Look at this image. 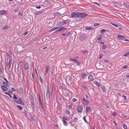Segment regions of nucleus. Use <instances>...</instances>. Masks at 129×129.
<instances>
[{"label":"nucleus","instance_id":"nucleus-1","mask_svg":"<svg viewBox=\"0 0 129 129\" xmlns=\"http://www.w3.org/2000/svg\"><path fill=\"white\" fill-rule=\"evenodd\" d=\"M63 21H62L58 22L57 24V26H61L64 25V24H66L68 22L67 20H62Z\"/></svg>","mask_w":129,"mask_h":129},{"label":"nucleus","instance_id":"nucleus-2","mask_svg":"<svg viewBox=\"0 0 129 129\" xmlns=\"http://www.w3.org/2000/svg\"><path fill=\"white\" fill-rule=\"evenodd\" d=\"M78 17L81 18H83L87 16V15L85 13H81L80 12H78Z\"/></svg>","mask_w":129,"mask_h":129},{"label":"nucleus","instance_id":"nucleus-3","mask_svg":"<svg viewBox=\"0 0 129 129\" xmlns=\"http://www.w3.org/2000/svg\"><path fill=\"white\" fill-rule=\"evenodd\" d=\"M78 12H73L72 13L71 16L72 17H78Z\"/></svg>","mask_w":129,"mask_h":129},{"label":"nucleus","instance_id":"nucleus-4","mask_svg":"<svg viewBox=\"0 0 129 129\" xmlns=\"http://www.w3.org/2000/svg\"><path fill=\"white\" fill-rule=\"evenodd\" d=\"M50 97V90L49 89L47 88L46 97L47 100H49Z\"/></svg>","mask_w":129,"mask_h":129},{"label":"nucleus","instance_id":"nucleus-5","mask_svg":"<svg viewBox=\"0 0 129 129\" xmlns=\"http://www.w3.org/2000/svg\"><path fill=\"white\" fill-rule=\"evenodd\" d=\"M83 105H80L77 108V111L78 112H81L83 109Z\"/></svg>","mask_w":129,"mask_h":129},{"label":"nucleus","instance_id":"nucleus-6","mask_svg":"<svg viewBox=\"0 0 129 129\" xmlns=\"http://www.w3.org/2000/svg\"><path fill=\"white\" fill-rule=\"evenodd\" d=\"M88 101L87 100H86L84 97H83L82 101L83 104L85 105H87L88 104Z\"/></svg>","mask_w":129,"mask_h":129},{"label":"nucleus","instance_id":"nucleus-7","mask_svg":"<svg viewBox=\"0 0 129 129\" xmlns=\"http://www.w3.org/2000/svg\"><path fill=\"white\" fill-rule=\"evenodd\" d=\"M24 68L26 71L29 68V65L28 62H26L24 64Z\"/></svg>","mask_w":129,"mask_h":129},{"label":"nucleus","instance_id":"nucleus-8","mask_svg":"<svg viewBox=\"0 0 129 129\" xmlns=\"http://www.w3.org/2000/svg\"><path fill=\"white\" fill-rule=\"evenodd\" d=\"M7 65L9 66V68L10 69L12 64V60L11 59H10L9 62H7Z\"/></svg>","mask_w":129,"mask_h":129},{"label":"nucleus","instance_id":"nucleus-9","mask_svg":"<svg viewBox=\"0 0 129 129\" xmlns=\"http://www.w3.org/2000/svg\"><path fill=\"white\" fill-rule=\"evenodd\" d=\"M112 4H113L115 5L117 7H121V5L120 4L114 1L113 2H112Z\"/></svg>","mask_w":129,"mask_h":129},{"label":"nucleus","instance_id":"nucleus-10","mask_svg":"<svg viewBox=\"0 0 129 129\" xmlns=\"http://www.w3.org/2000/svg\"><path fill=\"white\" fill-rule=\"evenodd\" d=\"M88 79L89 81H92L93 79V76L92 75H90L88 77Z\"/></svg>","mask_w":129,"mask_h":129},{"label":"nucleus","instance_id":"nucleus-11","mask_svg":"<svg viewBox=\"0 0 129 129\" xmlns=\"http://www.w3.org/2000/svg\"><path fill=\"white\" fill-rule=\"evenodd\" d=\"M1 88L3 91H6L7 90L8 88L6 86H2Z\"/></svg>","mask_w":129,"mask_h":129},{"label":"nucleus","instance_id":"nucleus-12","mask_svg":"<svg viewBox=\"0 0 129 129\" xmlns=\"http://www.w3.org/2000/svg\"><path fill=\"white\" fill-rule=\"evenodd\" d=\"M91 110V108L89 106H87L86 107V111L87 113L89 112Z\"/></svg>","mask_w":129,"mask_h":129},{"label":"nucleus","instance_id":"nucleus-13","mask_svg":"<svg viewBox=\"0 0 129 129\" xmlns=\"http://www.w3.org/2000/svg\"><path fill=\"white\" fill-rule=\"evenodd\" d=\"M71 77L70 76H68L66 78V81L67 82L70 81L71 79Z\"/></svg>","mask_w":129,"mask_h":129},{"label":"nucleus","instance_id":"nucleus-14","mask_svg":"<svg viewBox=\"0 0 129 129\" xmlns=\"http://www.w3.org/2000/svg\"><path fill=\"white\" fill-rule=\"evenodd\" d=\"M7 126L9 129H12V126L10 123L7 124Z\"/></svg>","mask_w":129,"mask_h":129},{"label":"nucleus","instance_id":"nucleus-15","mask_svg":"<svg viewBox=\"0 0 129 129\" xmlns=\"http://www.w3.org/2000/svg\"><path fill=\"white\" fill-rule=\"evenodd\" d=\"M62 121L64 125L66 126L68 125V123L67 122L63 119L62 120Z\"/></svg>","mask_w":129,"mask_h":129},{"label":"nucleus","instance_id":"nucleus-16","mask_svg":"<svg viewBox=\"0 0 129 129\" xmlns=\"http://www.w3.org/2000/svg\"><path fill=\"white\" fill-rule=\"evenodd\" d=\"M59 28V27H54V28H53L49 30V31H50V32H51L53 31L56 29L58 28Z\"/></svg>","mask_w":129,"mask_h":129},{"label":"nucleus","instance_id":"nucleus-17","mask_svg":"<svg viewBox=\"0 0 129 129\" xmlns=\"http://www.w3.org/2000/svg\"><path fill=\"white\" fill-rule=\"evenodd\" d=\"M86 76V74L82 73L81 74V77L82 78L84 79Z\"/></svg>","mask_w":129,"mask_h":129},{"label":"nucleus","instance_id":"nucleus-18","mask_svg":"<svg viewBox=\"0 0 129 129\" xmlns=\"http://www.w3.org/2000/svg\"><path fill=\"white\" fill-rule=\"evenodd\" d=\"M101 87L102 90L104 92H106V89L104 86L103 85L101 86Z\"/></svg>","mask_w":129,"mask_h":129},{"label":"nucleus","instance_id":"nucleus-19","mask_svg":"<svg viewBox=\"0 0 129 129\" xmlns=\"http://www.w3.org/2000/svg\"><path fill=\"white\" fill-rule=\"evenodd\" d=\"M6 13V11L3 10H1L0 11V15H2Z\"/></svg>","mask_w":129,"mask_h":129},{"label":"nucleus","instance_id":"nucleus-20","mask_svg":"<svg viewBox=\"0 0 129 129\" xmlns=\"http://www.w3.org/2000/svg\"><path fill=\"white\" fill-rule=\"evenodd\" d=\"M58 28V29L57 30V31H60L63 30V27H59V28Z\"/></svg>","mask_w":129,"mask_h":129},{"label":"nucleus","instance_id":"nucleus-21","mask_svg":"<svg viewBox=\"0 0 129 129\" xmlns=\"http://www.w3.org/2000/svg\"><path fill=\"white\" fill-rule=\"evenodd\" d=\"M94 83L98 86H99L100 85V84L98 82L96 81H94Z\"/></svg>","mask_w":129,"mask_h":129},{"label":"nucleus","instance_id":"nucleus-22","mask_svg":"<svg viewBox=\"0 0 129 129\" xmlns=\"http://www.w3.org/2000/svg\"><path fill=\"white\" fill-rule=\"evenodd\" d=\"M8 55L10 57H12V53L10 50L9 51L8 53Z\"/></svg>","mask_w":129,"mask_h":129},{"label":"nucleus","instance_id":"nucleus-23","mask_svg":"<svg viewBox=\"0 0 129 129\" xmlns=\"http://www.w3.org/2000/svg\"><path fill=\"white\" fill-rule=\"evenodd\" d=\"M42 13V11H40L38 12L35 13V14L36 15H37L39 14H40Z\"/></svg>","mask_w":129,"mask_h":129},{"label":"nucleus","instance_id":"nucleus-24","mask_svg":"<svg viewBox=\"0 0 129 129\" xmlns=\"http://www.w3.org/2000/svg\"><path fill=\"white\" fill-rule=\"evenodd\" d=\"M8 83L6 82H3V84L6 86L8 87L9 86V84H8Z\"/></svg>","mask_w":129,"mask_h":129},{"label":"nucleus","instance_id":"nucleus-25","mask_svg":"<svg viewBox=\"0 0 129 129\" xmlns=\"http://www.w3.org/2000/svg\"><path fill=\"white\" fill-rule=\"evenodd\" d=\"M85 28L87 30H90L93 29V27H86Z\"/></svg>","mask_w":129,"mask_h":129},{"label":"nucleus","instance_id":"nucleus-26","mask_svg":"<svg viewBox=\"0 0 129 129\" xmlns=\"http://www.w3.org/2000/svg\"><path fill=\"white\" fill-rule=\"evenodd\" d=\"M19 92H20L21 93H22L23 92V90L21 87H20L19 89Z\"/></svg>","mask_w":129,"mask_h":129},{"label":"nucleus","instance_id":"nucleus-27","mask_svg":"<svg viewBox=\"0 0 129 129\" xmlns=\"http://www.w3.org/2000/svg\"><path fill=\"white\" fill-rule=\"evenodd\" d=\"M30 117H31V119L33 121H35V119L33 117V116L32 115V114L30 115Z\"/></svg>","mask_w":129,"mask_h":129},{"label":"nucleus","instance_id":"nucleus-28","mask_svg":"<svg viewBox=\"0 0 129 129\" xmlns=\"http://www.w3.org/2000/svg\"><path fill=\"white\" fill-rule=\"evenodd\" d=\"M12 91H8L7 92H6L5 94H7L8 95H9V94H11L12 93Z\"/></svg>","mask_w":129,"mask_h":129},{"label":"nucleus","instance_id":"nucleus-29","mask_svg":"<svg viewBox=\"0 0 129 129\" xmlns=\"http://www.w3.org/2000/svg\"><path fill=\"white\" fill-rule=\"evenodd\" d=\"M51 87V88H52V90H51V95L52 94H53V86L52 84V86Z\"/></svg>","mask_w":129,"mask_h":129},{"label":"nucleus","instance_id":"nucleus-30","mask_svg":"<svg viewBox=\"0 0 129 129\" xmlns=\"http://www.w3.org/2000/svg\"><path fill=\"white\" fill-rule=\"evenodd\" d=\"M123 127L124 129H127V127L125 123L123 124Z\"/></svg>","mask_w":129,"mask_h":129},{"label":"nucleus","instance_id":"nucleus-31","mask_svg":"<svg viewBox=\"0 0 129 129\" xmlns=\"http://www.w3.org/2000/svg\"><path fill=\"white\" fill-rule=\"evenodd\" d=\"M46 73L47 74L48 73V70L49 69V67H48V66L46 67Z\"/></svg>","mask_w":129,"mask_h":129},{"label":"nucleus","instance_id":"nucleus-32","mask_svg":"<svg viewBox=\"0 0 129 129\" xmlns=\"http://www.w3.org/2000/svg\"><path fill=\"white\" fill-rule=\"evenodd\" d=\"M17 107L18 109L20 110H21L22 109V107L20 106H17Z\"/></svg>","mask_w":129,"mask_h":129},{"label":"nucleus","instance_id":"nucleus-33","mask_svg":"<svg viewBox=\"0 0 129 129\" xmlns=\"http://www.w3.org/2000/svg\"><path fill=\"white\" fill-rule=\"evenodd\" d=\"M123 5L124 6H125L126 7H128L129 6V5H128V4L126 3H124Z\"/></svg>","mask_w":129,"mask_h":129},{"label":"nucleus","instance_id":"nucleus-34","mask_svg":"<svg viewBox=\"0 0 129 129\" xmlns=\"http://www.w3.org/2000/svg\"><path fill=\"white\" fill-rule=\"evenodd\" d=\"M54 71V67L53 66H52L51 68V71L52 73H53Z\"/></svg>","mask_w":129,"mask_h":129},{"label":"nucleus","instance_id":"nucleus-35","mask_svg":"<svg viewBox=\"0 0 129 129\" xmlns=\"http://www.w3.org/2000/svg\"><path fill=\"white\" fill-rule=\"evenodd\" d=\"M64 95L65 97H68V93L67 92H64Z\"/></svg>","mask_w":129,"mask_h":129},{"label":"nucleus","instance_id":"nucleus-36","mask_svg":"<svg viewBox=\"0 0 129 129\" xmlns=\"http://www.w3.org/2000/svg\"><path fill=\"white\" fill-rule=\"evenodd\" d=\"M129 55V51L127 52L126 53L124 54V56H126L127 55Z\"/></svg>","mask_w":129,"mask_h":129},{"label":"nucleus","instance_id":"nucleus-37","mask_svg":"<svg viewBox=\"0 0 129 129\" xmlns=\"http://www.w3.org/2000/svg\"><path fill=\"white\" fill-rule=\"evenodd\" d=\"M40 80L41 82L42 83H43V79L41 77H40Z\"/></svg>","mask_w":129,"mask_h":129},{"label":"nucleus","instance_id":"nucleus-38","mask_svg":"<svg viewBox=\"0 0 129 129\" xmlns=\"http://www.w3.org/2000/svg\"><path fill=\"white\" fill-rule=\"evenodd\" d=\"M70 60H71L72 61H74L75 62H76V61L77 60L76 59L74 58H70Z\"/></svg>","mask_w":129,"mask_h":129},{"label":"nucleus","instance_id":"nucleus-39","mask_svg":"<svg viewBox=\"0 0 129 129\" xmlns=\"http://www.w3.org/2000/svg\"><path fill=\"white\" fill-rule=\"evenodd\" d=\"M108 31V30H106L105 29H102L101 31H100V32L101 33H103L105 31Z\"/></svg>","mask_w":129,"mask_h":129},{"label":"nucleus","instance_id":"nucleus-40","mask_svg":"<svg viewBox=\"0 0 129 129\" xmlns=\"http://www.w3.org/2000/svg\"><path fill=\"white\" fill-rule=\"evenodd\" d=\"M103 48L104 50H105L107 48V47L106 45H104L103 46Z\"/></svg>","mask_w":129,"mask_h":129},{"label":"nucleus","instance_id":"nucleus-41","mask_svg":"<svg viewBox=\"0 0 129 129\" xmlns=\"http://www.w3.org/2000/svg\"><path fill=\"white\" fill-rule=\"evenodd\" d=\"M78 118H75L73 120V122H76L77 121Z\"/></svg>","mask_w":129,"mask_h":129},{"label":"nucleus","instance_id":"nucleus-42","mask_svg":"<svg viewBox=\"0 0 129 129\" xmlns=\"http://www.w3.org/2000/svg\"><path fill=\"white\" fill-rule=\"evenodd\" d=\"M22 101L21 99L20 98H19V99H18V104H19L20 102H21Z\"/></svg>","mask_w":129,"mask_h":129},{"label":"nucleus","instance_id":"nucleus-43","mask_svg":"<svg viewBox=\"0 0 129 129\" xmlns=\"http://www.w3.org/2000/svg\"><path fill=\"white\" fill-rule=\"evenodd\" d=\"M3 28L5 30H6V29H8L7 25L6 26Z\"/></svg>","mask_w":129,"mask_h":129},{"label":"nucleus","instance_id":"nucleus-44","mask_svg":"<svg viewBox=\"0 0 129 129\" xmlns=\"http://www.w3.org/2000/svg\"><path fill=\"white\" fill-rule=\"evenodd\" d=\"M111 24H112V25H113L115 26V27H118V26L117 24H114V23H111Z\"/></svg>","mask_w":129,"mask_h":129},{"label":"nucleus","instance_id":"nucleus-45","mask_svg":"<svg viewBox=\"0 0 129 129\" xmlns=\"http://www.w3.org/2000/svg\"><path fill=\"white\" fill-rule=\"evenodd\" d=\"M101 39V36H99L98 37V38H97V40H100Z\"/></svg>","mask_w":129,"mask_h":129},{"label":"nucleus","instance_id":"nucleus-46","mask_svg":"<svg viewBox=\"0 0 129 129\" xmlns=\"http://www.w3.org/2000/svg\"><path fill=\"white\" fill-rule=\"evenodd\" d=\"M75 62L76 63V64H77L78 66H79L80 64L79 62L77 60H76V61Z\"/></svg>","mask_w":129,"mask_h":129},{"label":"nucleus","instance_id":"nucleus-47","mask_svg":"<svg viewBox=\"0 0 129 129\" xmlns=\"http://www.w3.org/2000/svg\"><path fill=\"white\" fill-rule=\"evenodd\" d=\"M85 117H86L85 116H84L83 117V119L86 122H87V121Z\"/></svg>","mask_w":129,"mask_h":129},{"label":"nucleus","instance_id":"nucleus-48","mask_svg":"<svg viewBox=\"0 0 129 129\" xmlns=\"http://www.w3.org/2000/svg\"><path fill=\"white\" fill-rule=\"evenodd\" d=\"M19 104H20L22 106L24 105L25 104L24 103H23V102H22V101H21V102Z\"/></svg>","mask_w":129,"mask_h":129},{"label":"nucleus","instance_id":"nucleus-49","mask_svg":"<svg viewBox=\"0 0 129 129\" xmlns=\"http://www.w3.org/2000/svg\"><path fill=\"white\" fill-rule=\"evenodd\" d=\"M77 99L75 98L73 99L72 100V101L73 102H75L77 101Z\"/></svg>","mask_w":129,"mask_h":129},{"label":"nucleus","instance_id":"nucleus-50","mask_svg":"<svg viewBox=\"0 0 129 129\" xmlns=\"http://www.w3.org/2000/svg\"><path fill=\"white\" fill-rule=\"evenodd\" d=\"M13 98L15 99H17V97L15 96V94H14L13 95Z\"/></svg>","mask_w":129,"mask_h":129},{"label":"nucleus","instance_id":"nucleus-51","mask_svg":"<svg viewBox=\"0 0 129 129\" xmlns=\"http://www.w3.org/2000/svg\"><path fill=\"white\" fill-rule=\"evenodd\" d=\"M121 116L123 118H125L126 117V116L123 114H122Z\"/></svg>","mask_w":129,"mask_h":129},{"label":"nucleus","instance_id":"nucleus-52","mask_svg":"<svg viewBox=\"0 0 129 129\" xmlns=\"http://www.w3.org/2000/svg\"><path fill=\"white\" fill-rule=\"evenodd\" d=\"M127 67V66H122V68L124 69H125Z\"/></svg>","mask_w":129,"mask_h":129},{"label":"nucleus","instance_id":"nucleus-53","mask_svg":"<svg viewBox=\"0 0 129 129\" xmlns=\"http://www.w3.org/2000/svg\"><path fill=\"white\" fill-rule=\"evenodd\" d=\"M85 96L86 98L87 99H89L88 96L86 94H85Z\"/></svg>","mask_w":129,"mask_h":129},{"label":"nucleus","instance_id":"nucleus-54","mask_svg":"<svg viewBox=\"0 0 129 129\" xmlns=\"http://www.w3.org/2000/svg\"><path fill=\"white\" fill-rule=\"evenodd\" d=\"M66 112V113L68 114H69L70 113V112L68 110H67Z\"/></svg>","mask_w":129,"mask_h":129},{"label":"nucleus","instance_id":"nucleus-55","mask_svg":"<svg viewBox=\"0 0 129 129\" xmlns=\"http://www.w3.org/2000/svg\"><path fill=\"white\" fill-rule=\"evenodd\" d=\"M99 25V24H98L97 23H95L94 24V26L95 27Z\"/></svg>","mask_w":129,"mask_h":129},{"label":"nucleus","instance_id":"nucleus-56","mask_svg":"<svg viewBox=\"0 0 129 129\" xmlns=\"http://www.w3.org/2000/svg\"><path fill=\"white\" fill-rule=\"evenodd\" d=\"M113 123L116 126L117 125V123H116V121H113Z\"/></svg>","mask_w":129,"mask_h":129},{"label":"nucleus","instance_id":"nucleus-57","mask_svg":"<svg viewBox=\"0 0 129 129\" xmlns=\"http://www.w3.org/2000/svg\"><path fill=\"white\" fill-rule=\"evenodd\" d=\"M121 35L120 34H119L117 36V37L119 38H121Z\"/></svg>","mask_w":129,"mask_h":129},{"label":"nucleus","instance_id":"nucleus-58","mask_svg":"<svg viewBox=\"0 0 129 129\" xmlns=\"http://www.w3.org/2000/svg\"><path fill=\"white\" fill-rule=\"evenodd\" d=\"M13 101L15 103H17V104H18V101L17 100H13Z\"/></svg>","mask_w":129,"mask_h":129},{"label":"nucleus","instance_id":"nucleus-59","mask_svg":"<svg viewBox=\"0 0 129 129\" xmlns=\"http://www.w3.org/2000/svg\"><path fill=\"white\" fill-rule=\"evenodd\" d=\"M36 8L38 9H40L41 8V7L40 6H36Z\"/></svg>","mask_w":129,"mask_h":129},{"label":"nucleus","instance_id":"nucleus-60","mask_svg":"<svg viewBox=\"0 0 129 129\" xmlns=\"http://www.w3.org/2000/svg\"><path fill=\"white\" fill-rule=\"evenodd\" d=\"M72 105H70L69 106V107L70 109H71V108H72Z\"/></svg>","mask_w":129,"mask_h":129},{"label":"nucleus","instance_id":"nucleus-61","mask_svg":"<svg viewBox=\"0 0 129 129\" xmlns=\"http://www.w3.org/2000/svg\"><path fill=\"white\" fill-rule=\"evenodd\" d=\"M63 118L64 119H65V120H67V117H65V116H63Z\"/></svg>","mask_w":129,"mask_h":129},{"label":"nucleus","instance_id":"nucleus-62","mask_svg":"<svg viewBox=\"0 0 129 129\" xmlns=\"http://www.w3.org/2000/svg\"><path fill=\"white\" fill-rule=\"evenodd\" d=\"M94 4L95 5H100V4L96 2H94Z\"/></svg>","mask_w":129,"mask_h":129},{"label":"nucleus","instance_id":"nucleus-63","mask_svg":"<svg viewBox=\"0 0 129 129\" xmlns=\"http://www.w3.org/2000/svg\"><path fill=\"white\" fill-rule=\"evenodd\" d=\"M83 52L84 53H86L87 52V51L86 50H84L83 51Z\"/></svg>","mask_w":129,"mask_h":129},{"label":"nucleus","instance_id":"nucleus-64","mask_svg":"<svg viewBox=\"0 0 129 129\" xmlns=\"http://www.w3.org/2000/svg\"><path fill=\"white\" fill-rule=\"evenodd\" d=\"M11 89L13 91H16V90H15V89L13 88H12Z\"/></svg>","mask_w":129,"mask_h":129}]
</instances>
